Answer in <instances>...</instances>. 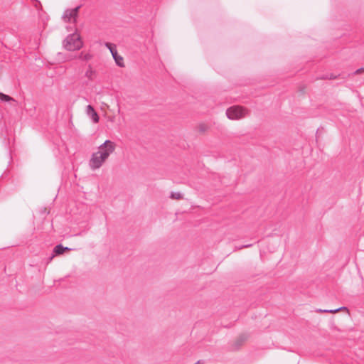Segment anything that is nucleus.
I'll use <instances>...</instances> for the list:
<instances>
[{
  "label": "nucleus",
  "instance_id": "1",
  "mask_svg": "<svg viewBox=\"0 0 364 364\" xmlns=\"http://www.w3.org/2000/svg\"><path fill=\"white\" fill-rule=\"evenodd\" d=\"M115 144L110 140H106L99 146V150L92 154L89 166L92 170L100 168L112 153L114 151Z\"/></svg>",
  "mask_w": 364,
  "mask_h": 364
},
{
  "label": "nucleus",
  "instance_id": "2",
  "mask_svg": "<svg viewBox=\"0 0 364 364\" xmlns=\"http://www.w3.org/2000/svg\"><path fill=\"white\" fill-rule=\"evenodd\" d=\"M64 48L70 51L80 49L82 47V41L79 34L74 33L67 36L63 42Z\"/></svg>",
  "mask_w": 364,
  "mask_h": 364
},
{
  "label": "nucleus",
  "instance_id": "3",
  "mask_svg": "<svg viewBox=\"0 0 364 364\" xmlns=\"http://www.w3.org/2000/svg\"><path fill=\"white\" fill-rule=\"evenodd\" d=\"M247 111L240 106H232L226 111V115L230 119H240L246 116Z\"/></svg>",
  "mask_w": 364,
  "mask_h": 364
},
{
  "label": "nucleus",
  "instance_id": "4",
  "mask_svg": "<svg viewBox=\"0 0 364 364\" xmlns=\"http://www.w3.org/2000/svg\"><path fill=\"white\" fill-rule=\"evenodd\" d=\"M80 6H78L74 9H66L62 16L63 20L65 22H73L75 23L76 18L78 16L79 9Z\"/></svg>",
  "mask_w": 364,
  "mask_h": 364
},
{
  "label": "nucleus",
  "instance_id": "5",
  "mask_svg": "<svg viewBox=\"0 0 364 364\" xmlns=\"http://www.w3.org/2000/svg\"><path fill=\"white\" fill-rule=\"evenodd\" d=\"M86 113L87 116L93 121V122L97 123L99 122V116L96 111L94 109L92 106L87 105L86 108Z\"/></svg>",
  "mask_w": 364,
  "mask_h": 364
},
{
  "label": "nucleus",
  "instance_id": "6",
  "mask_svg": "<svg viewBox=\"0 0 364 364\" xmlns=\"http://www.w3.org/2000/svg\"><path fill=\"white\" fill-rule=\"evenodd\" d=\"M110 52L117 65H119V67H124L123 58L118 55L116 48L112 50L110 49Z\"/></svg>",
  "mask_w": 364,
  "mask_h": 364
},
{
  "label": "nucleus",
  "instance_id": "7",
  "mask_svg": "<svg viewBox=\"0 0 364 364\" xmlns=\"http://www.w3.org/2000/svg\"><path fill=\"white\" fill-rule=\"evenodd\" d=\"M96 75V71L92 68L91 65H89L85 73V76L89 80H93Z\"/></svg>",
  "mask_w": 364,
  "mask_h": 364
},
{
  "label": "nucleus",
  "instance_id": "8",
  "mask_svg": "<svg viewBox=\"0 0 364 364\" xmlns=\"http://www.w3.org/2000/svg\"><path fill=\"white\" fill-rule=\"evenodd\" d=\"M343 310H347V308L345 307V306H342V307H340V308H338V309H316V312H320V313H331V314H335V313H337L340 311H343Z\"/></svg>",
  "mask_w": 364,
  "mask_h": 364
},
{
  "label": "nucleus",
  "instance_id": "9",
  "mask_svg": "<svg viewBox=\"0 0 364 364\" xmlns=\"http://www.w3.org/2000/svg\"><path fill=\"white\" fill-rule=\"evenodd\" d=\"M68 247H65L62 245H58L54 247L53 252L55 255H61L65 251L70 250Z\"/></svg>",
  "mask_w": 364,
  "mask_h": 364
},
{
  "label": "nucleus",
  "instance_id": "10",
  "mask_svg": "<svg viewBox=\"0 0 364 364\" xmlns=\"http://www.w3.org/2000/svg\"><path fill=\"white\" fill-rule=\"evenodd\" d=\"M77 58L84 61H88L92 58V55L82 52Z\"/></svg>",
  "mask_w": 364,
  "mask_h": 364
},
{
  "label": "nucleus",
  "instance_id": "11",
  "mask_svg": "<svg viewBox=\"0 0 364 364\" xmlns=\"http://www.w3.org/2000/svg\"><path fill=\"white\" fill-rule=\"evenodd\" d=\"M0 100L4 102H11L14 101V99L7 95L0 92Z\"/></svg>",
  "mask_w": 364,
  "mask_h": 364
},
{
  "label": "nucleus",
  "instance_id": "12",
  "mask_svg": "<svg viewBox=\"0 0 364 364\" xmlns=\"http://www.w3.org/2000/svg\"><path fill=\"white\" fill-rule=\"evenodd\" d=\"M170 197L172 199H177V200H178V199L182 198V194L181 193H179V192H172L171 193V196Z\"/></svg>",
  "mask_w": 364,
  "mask_h": 364
},
{
  "label": "nucleus",
  "instance_id": "13",
  "mask_svg": "<svg viewBox=\"0 0 364 364\" xmlns=\"http://www.w3.org/2000/svg\"><path fill=\"white\" fill-rule=\"evenodd\" d=\"M364 73V67L360 68H359V69L356 70L354 72V74H355V75H359V74H360V73Z\"/></svg>",
  "mask_w": 364,
  "mask_h": 364
},
{
  "label": "nucleus",
  "instance_id": "14",
  "mask_svg": "<svg viewBox=\"0 0 364 364\" xmlns=\"http://www.w3.org/2000/svg\"><path fill=\"white\" fill-rule=\"evenodd\" d=\"M106 47L108 48L109 50H110V49H112V50L115 49V48L113 46V45L109 43H106Z\"/></svg>",
  "mask_w": 364,
  "mask_h": 364
},
{
  "label": "nucleus",
  "instance_id": "15",
  "mask_svg": "<svg viewBox=\"0 0 364 364\" xmlns=\"http://www.w3.org/2000/svg\"><path fill=\"white\" fill-rule=\"evenodd\" d=\"M250 246H251V245H244L243 247H249Z\"/></svg>",
  "mask_w": 364,
  "mask_h": 364
},
{
  "label": "nucleus",
  "instance_id": "16",
  "mask_svg": "<svg viewBox=\"0 0 364 364\" xmlns=\"http://www.w3.org/2000/svg\"><path fill=\"white\" fill-rule=\"evenodd\" d=\"M73 58H77V56L75 55L74 57L70 58V59H73ZM68 60H70V58H68Z\"/></svg>",
  "mask_w": 364,
  "mask_h": 364
}]
</instances>
